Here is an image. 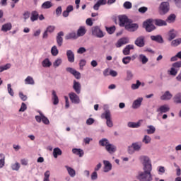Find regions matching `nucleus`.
<instances>
[{"mask_svg": "<svg viewBox=\"0 0 181 181\" xmlns=\"http://www.w3.org/2000/svg\"><path fill=\"white\" fill-rule=\"evenodd\" d=\"M144 172L139 171L136 176L137 180L140 181H152V169H144Z\"/></svg>", "mask_w": 181, "mask_h": 181, "instance_id": "1", "label": "nucleus"}, {"mask_svg": "<svg viewBox=\"0 0 181 181\" xmlns=\"http://www.w3.org/2000/svg\"><path fill=\"white\" fill-rule=\"evenodd\" d=\"M143 28L146 29V32H152L156 29V27L153 25V20L152 19H148L144 21L143 23Z\"/></svg>", "mask_w": 181, "mask_h": 181, "instance_id": "2", "label": "nucleus"}, {"mask_svg": "<svg viewBox=\"0 0 181 181\" xmlns=\"http://www.w3.org/2000/svg\"><path fill=\"white\" fill-rule=\"evenodd\" d=\"M119 25L120 28H126L127 25L129 23L131 20L128 18L126 15H121L118 16Z\"/></svg>", "mask_w": 181, "mask_h": 181, "instance_id": "3", "label": "nucleus"}, {"mask_svg": "<svg viewBox=\"0 0 181 181\" xmlns=\"http://www.w3.org/2000/svg\"><path fill=\"white\" fill-rule=\"evenodd\" d=\"M102 118H105L106 119V124L109 128H112L114 127V124L112 123V119H111V112L107 110L105 113L102 114Z\"/></svg>", "mask_w": 181, "mask_h": 181, "instance_id": "4", "label": "nucleus"}, {"mask_svg": "<svg viewBox=\"0 0 181 181\" xmlns=\"http://www.w3.org/2000/svg\"><path fill=\"white\" fill-rule=\"evenodd\" d=\"M91 32L93 36H95V37H99L100 39L104 37L105 36L104 32H103L101 28H100L98 26H93L91 28Z\"/></svg>", "mask_w": 181, "mask_h": 181, "instance_id": "5", "label": "nucleus"}, {"mask_svg": "<svg viewBox=\"0 0 181 181\" xmlns=\"http://www.w3.org/2000/svg\"><path fill=\"white\" fill-rule=\"evenodd\" d=\"M159 11L161 15H165L169 12V2H162L159 6Z\"/></svg>", "mask_w": 181, "mask_h": 181, "instance_id": "6", "label": "nucleus"}, {"mask_svg": "<svg viewBox=\"0 0 181 181\" xmlns=\"http://www.w3.org/2000/svg\"><path fill=\"white\" fill-rule=\"evenodd\" d=\"M141 160L143 161V169H152V164L148 156H141Z\"/></svg>", "mask_w": 181, "mask_h": 181, "instance_id": "7", "label": "nucleus"}, {"mask_svg": "<svg viewBox=\"0 0 181 181\" xmlns=\"http://www.w3.org/2000/svg\"><path fill=\"white\" fill-rule=\"evenodd\" d=\"M139 28V26L138 25V24L132 23V21L130 20V21L126 25V28H124V29L128 32H135L136 30H138Z\"/></svg>", "mask_w": 181, "mask_h": 181, "instance_id": "8", "label": "nucleus"}, {"mask_svg": "<svg viewBox=\"0 0 181 181\" xmlns=\"http://www.w3.org/2000/svg\"><path fill=\"white\" fill-rule=\"evenodd\" d=\"M134 44L138 47H144V46H145V37L144 36H139L134 41Z\"/></svg>", "mask_w": 181, "mask_h": 181, "instance_id": "9", "label": "nucleus"}, {"mask_svg": "<svg viewBox=\"0 0 181 181\" xmlns=\"http://www.w3.org/2000/svg\"><path fill=\"white\" fill-rule=\"evenodd\" d=\"M66 71H68V73H71V74H73V76H74L75 78H76L77 80H80V78H81V74L76 71L74 69L68 67L66 69Z\"/></svg>", "mask_w": 181, "mask_h": 181, "instance_id": "10", "label": "nucleus"}, {"mask_svg": "<svg viewBox=\"0 0 181 181\" xmlns=\"http://www.w3.org/2000/svg\"><path fill=\"white\" fill-rule=\"evenodd\" d=\"M69 98L71 103H74V104H78L80 103V98L78 95H77V94L74 93V92L69 93Z\"/></svg>", "mask_w": 181, "mask_h": 181, "instance_id": "11", "label": "nucleus"}, {"mask_svg": "<svg viewBox=\"0 0 181 181\" xmlns=\"http://www.w3.org/2000/svg\"><path fill=\"white\" fill-rule=\"evenodd\" d=\"M64 36V33L63 31H60L58 33L57 36V43L59 47H62L63 46V37Z\"/></svg>", "mask_w": 181, "mask_h": 181, "instance_id": "12", "label": "nucleus"}, {"mask_svg": "<svg viewBox=\"0 0 181 181\" xmlns=\"http://www.w3.org/2000/svg\"><path fill=\"white\" fill-rule=\"evenodd\" d=\"M129 40L128 38L122 37L117 41L115 46L116 47H121L122 46H124V45H127V43H129Z\"/></svg>", "mask_w": 181, "mask_h": 181, "instance_id": "13", "label": "nucleus"}, {"mask_svg": "<svg viewBox=\"0 0 181 181\" xmlns=\"http://www.w3.org/2000/svg\"><path fill=\"white\" fill-rule=\"evenodd\" d=\"M73 88L76 94H80L81 93V84L80 82H77L76 80H74Z\"/></svg>", "mask_w": 181, "mask_h": 181, "instance_id": "14", "label": "nucleus"}, {"mask_svg": "<svg viewBox=\"0 0 181 181\" xmlns=\"http://www.w3.org/2000/svg\"><path fill=\"white\" fill-rule=\"evenodd\" d=\"M172 97H173L172 93H170L169 90H167L163 95L160 96V100H162L163 101H168L170 100Z\"/></svg>", "mask_w": 181, "mask_h": 181, "instance_id": "15", "label": "nucleus"}, {"mask_svg": "<svg viewBox=\"0 0 181 181\" xmlns=\"http://www.w3.org/2000/svg\"><path fill=\"white\" fill-rule=\"evenodd\" d=\"M66 56H67L68 62H69V63H74V52H73V51L70 49L67 50Z\"/></svg>", "mask_w": 181, "mask_h": 181, "instance_id": "16", "label": "nucleus"}, {"mask_svg": "<svg viewBox=\"0 0 181 181\" xmlns=\"http://www.w3.org/2000/svg\"><path fill=\"white\" fill-rule=\"evenodd\" d=\"M105 149L109 153H114L117 151V147L110 143L106 146Z\"/></svg>", "mask_w": 181, "mask_h": 181, "instance_id": "17", "label": "nucleus"}, {"mask_svg": "<svg viewBox=\"0 0 181 181\" xmlns=\"http://www.w3.org/2000/svg\"><path fill=\"white\" fill-rule=\"evenodd\" d=\"M144 100V98H139L137 100H134L132 104V108L136 109L139 108L141 107V104H142V101Z\"/></svg>", "mask_w": 181, "mask_h": 181, "instance_id": "18", "label": "nucleus"}, {"mask_svg": "<svg viewBox=\"0 0 181 181\" xmlns=\"http://www.w3.org/2000/svg\"><path fill=\"white\" fill-rule=\"evenodd\" d=\"M153 21L156 26H166V25H168L166 21L162 19H155L153 20Z\"/></svg>", "mask_w": 181, "mask_h": 181, "instance_id": "19", "label": "nucleus"}, {"mask_svg": "<svg viewBox=\"0 0 181 181\" xmlns=\"http://www.w3.org/2000/svg\"><path fill=\"white\" fill-rule=\"evenodd\" d=\"M134 49V45H129L125 47V48L123 49V54L124 56H128L129 53H131V50Z\"/></svg>", "mask_w": 181, "mask_h": 181, "instance_id": "20", "label": "nucleus"}, {"mask_svg": "<svg viewBox=\"0 0 181 181\" xmlns=\"http://www.w3.org/2000/svg\"><path fill=\"white\" fill-rule=\"evenodd\" d=\"M170 110V108H169L168 105H164L157 109V112H160L161 114H163L165 112H169Z\"/></svg>", "mask_w": 181, "mask_h": 181, "instance_id": "21", "label": "nucleus"}, {"mask_svg": "<svg viewBox=\"0 0 181 181\" xmlns=\"http://www.w3.org/2000/svg\"><path fill=\"white\" fill-rule=\"evenodd\" d=\"M72 152L75 155H78L79 158H83V156H84V151L81 148H73Z\"/></svg>", "mask_w": 181, "mask_h": 181, "instance_id": "22", "label": "nucleus"}, {"mask_svg": "<svg viewBox=\"0 0 181 181\" xmlns=\"http://www.w3.org/2000/svg\"><path fill=\"white\" fill-rule=\"evenodd\" d=\"M151 40H153L154 42H157V43H163V38H162V36H160V35H151Z\"/></svg>", "mask_w": 181, "mask_h": 181, "instance_id": "23", "label": "nucleus"}, {"mask_svg": "<svg viewBox=\"0 0 181 181\" xmlns=\"http://www.w3.org/2000/svg\"><path fill=\"white\" fill-rule=\"evenodd\" d=\"M62 153H63V152L62 151V150L59 148H55L53 150V156L55 159H57L58 156H60L62 155Z\"/></svg>", "mask_w": 181, "mask_h": 181, "instance_id": "24", "label": "nucleus"}, {"mask_svg": "<svg viewBox=\"0 0 181 181\" xmlns=\"http://www.w3.org/2000/svg\"><path fill=\"white\" fill-rule=\"evenodd\" d=\"M103 163L105 165V170H104L105 172H110V170L112 169V165L110 163V161L104 160Z\"/></svg>", "mask_w": 181, "mask_h": 181, "instance_id": "25", "label": "nucleus"}, {"mask_svg": "<svg viewBox=\"0 0 181 181\" xmlns=\"http://www.w3.org/2000/svg\"><path fill=\"white\" fill-rule=\"evenodd\" d=\"M39 19V13L37 11H34L31 13L30 21L31 22H35V21H37Z\"/></svg>", "mask_w": 181, "mask_h": 181, "instance_id": "26", "label": "nucleus"}, {"mask_svg": "<svg viewBox=\"0 0 181 181\" xmlns=\"http://www.w3.org/2000/svg\"><path fill=\"white\" fill-rule=\"evenodd\" d=\"M87 33V30H86L85 27H80L77 31V36L80 37V36H84V34Z\"/></svg>", "mask_w": 181, "mask_h": 181, "instance_id": "27", "label": "nucleus"}, {"mask_svg": "<svg viewBox=\"0 0 181 181\" xmlns=\"http://www.w3.org/2000/svg\"><path fill=\"white\" fill-rule=\"evenodd\" d=\"M52 100L54 105H57L59 104V97H57V94H56V90L52 91Z\"/></svg>", "mask_w": 181, "mask_h": 181, "instance_id": "28", "label": "nucleus"}, {"mask_svg": "<svg viewBox=\"0 0 181 181\" xmlns=\"http://www.w3.org/2000/svg\"><path fill=\"white\" fill-rule=\"evenodd\" d=\"M66 169L67 170V172L69 175V176H71V177H74V176H76V170L73 168H71V167H69L67 165L65 166Z\"/></svg>", "mask_w": 181, "mask_h": 181, "instance_id": "29", "label": "nucleus"}, {"mask_svg": "<svg viewBox=\"0 0 181 181\" xmlns=\"http://www.w3.org/2000/svg\"><path fill=\"white\" fill-rule=\"evenodd\" d=\"M11 29H12V24L11 23L3 25L1 28L3 32H8V30H11Z\"/></svg>", "mask_w": 181, "mask_h": 181, "instance_id": "30", "label": "nucleus"}, {"mask_svg": "<svg viewBox=\"0 0 181 181\" xmlns=\"http://www.w3.org/2000/svg\"><path fill=\"white\" fill-rule=\"evenodd\" d=\"M78 37L77 34H76L74 32L70 33L65 36L66 40H69L70 39H77Z\"/></svg>", "mask_w": 181, "mask_h": 181, "instance_id": "31", "label": "nucleus"}, {"mask_svg": "<svg viewBox=\"0 0 181 181\" xmlns=\"http://www.w3.org/2000/svg\"><path fill=\"white\" fill-rule=\"evenodd\" d=\"M52 6H53V4H52L49 1H47L44 2L42 4V9H50V8H52Z\"/></svg>", "mask_w": 181, "mask_h": 181, "instance_id": "32", "label": "nucleus"}, {"mask_svg": "<svg viewBox=\"0 0 181 181\" xmlns=\"http://www.w3.org/2000/svg\"><path fill=\"white\" fill-rule=\"evenodd\" d=\"M109 144L110 141L107 139H102L101 140L99 141V145L100 146H105V148H107Z\"/></svg>", "mask_w": 181, "mask_h": 181, "instance_id": "33", "label": "nucleus"}, {"mask_svg": "<svg viewBox=\"0 0 181 181\" xmlns=\"http://www.w3.org/2000/svg\"><path fill=\"white\" fill-rule=\"evenodd\" d=\"M147 128H148V129H146L148 135H152V134H155V132L156 131L155 127L149 125L147 127Z\"/></svg>", "mask_w": 181, "mask_h": 181, "instance_id": "34", "label": "nucleus"}, {"mask_svg": "<svg viewBox=\"0 0 181 181\" xmlns=\"http://www.w3.org/2000/svg\"><path fill=\"white\" fill-rule=\"evenodd\" d=\"M5 166V155L0 153V169Z\"/></svg>", "mask_w": 181, "mask_h": 181, "instance_id": "35", "label": "nucleus"}, {"mask_svg": "<svg viewBox=\"0 0 181 181\" xmlns=\"http://www.w3.org/2000/svg\"><path fill=\"white\" fill-rule=\"evenodd\" d=\"M128 127L129 128H139V127H141V123L139 122H130L128 123Z\"/></svg>", "mask_w": 181, "mask_h": 181, "instance_id": "36", "label": "nucleus"}, {"mask_svg": "<svg viewBox=\"0 0 181 181\" xmlns=\"http://www.w3.org/2000/svg\"><path fill=\"white\" fill-rule=\"evenodd\" d=\"M173 100L174 103H175L176 104H181V93H179L175 95Z\"/></svg>", "mask_w": 181, "mask_h": 181, "instance_id": "37", "label": "nucleus"}, {"mask_svg": "<svg viewBox=\"0 0 181 181\" xmlns=\"http://www.w3.org/2000/svg\"><path fill=\"white\" fill-rule=\"evenodd\" d=\"M180 43H181V38H177L171 42V46H173V47H176L179 46Z\"/></svg>", "mask_w": 181, "mask_h": 181, "instance_id": "38", "label": "nucleus"}, {"mask_svg": "<svg viewBox=\"0 0 181 181\" xmlns=\"http://www.w3.org/2000/svg\"><path fill=\"white\" fill-rule=\"evenodd\" d=\"M25 84L33 85V84H35V80H33V78L32 76H28L25 79Z\"/></svg>", "mask_w": 181, "mask_h": 181, "instance_id": "39", "label": "nucleus"}, {"mask_svg": "<svg viewBox=\"0 0 181 181\" xmlns=\"http://www.w3.org/2000/svg\"><path fill=\"white\" fill-rule=\"evenodd\" d=\"M42 64L43 67H50V66H52V62L47 58L42 61Z\"/></svg>", "mask_w": 181, "mask_h": 181, "instance_id": "40", "label": "nucleus"}, {"mask_svg": "<svg viewBox=\"0 0 181 181\" xmlns=\"http://www.w3.org/2000/svg\"><path fill=\"white\" fill-rule=\"evenodd\" d=\"M132 147H133L134 151H139L142 147V144L139 143H133Z\"/></svg>", "mask_w": 181, "mask_h": 181, "instance_id": "41", "label": "nucleus"}, {"mask_svg": "<svg viewBox=\"0 0 181 181\" xmlns=\"http://www.w3.org/2000/svg\"><path fill=\"white\" fill-rule=\"evenodd\" d=\"M169 38H168V40H173V39H175V37H176V31L175 30H170L169 32Z\"/></svg>", "mask_w": 181, "mask_h": 181, "instance_id": "42", "label": "nucleus"}, {"mask_svg": "<svg viewBox=\"0 0 181 181\" xmlns=\"http://www.w3.org/2000/svg\"><path fill=\"white\" fill-rule=\"evenodd\" d=\"M51 53L52 56H57L59 54V49H57V47L54 45L51 49Z\"/></svg>", "mask_w": 181, "mask_h": 181, "instance_id": "43", "label": "nucleus"}, {"mask_svg": "<svg viewBox=\"0 0 181 181\" xmlns=\"http://www.w3.org/2000/svg\"><path fill=\"white\" fill-rule=\"evenodd\" d=\"M175 21H176V15L175 14H170L167 18V22H169L170 23L175 22Z\"/></svg>", "mask_w": 181, "mask_h": 181, "instance_id": "44", "label": "nucleus"}, {"mask_svg": "<svg viewBox=\"0 0 181 181\" xmlns=\"http://www.w3.org/2000/svg\"><path fill=\"white\" fill-rule=\"evenodd\" d=\"M139 59L142 63V64H146V62H148V58L146 57V56L144 55V54H140L139 55Z\"/></svg>", "mask_w": 181, "mask_h": 181, "instance_id": "45", "label": "nucleus"}, {"mask_svg": "<svg viewBox=\"0 0 181 181\" xmlns=\"http://www.w3.org/2000/svg\"><path fill=\"white\" fill-rule=\"evenodd\" d=\"M115 25L109 28L106 27V31L107 32V33H109V35H112V33L115 32Z\"/></svg>", "mask_w": 181, "mask_h": 181, "instance_id": "46", "label": "nucleus"}, {"mask_svg": "<svg viewBox=\"0 0 181 181\" xmlns=\"http://www.w3.org/2000/svg\"><path fill=\"white\" fill-rule=\"evenodd\" d=\"M141 81L137 80L136 83L132 84V90H138V88H139V87L141 86Z\"/></svg>", "mask_w": 181, "mask_h": 181, "instance_id": "47", "label": "nucleus"}, {"mask_svg": "<svg viewBox=\"0 0 181 181\" xmlns=\"http://www.w3.org/2000/svg\"><path fill=\"white\" fill-rule=\"evenodd\" d=\"M7 90H8V94H10V95H11V97H13L15 93H13V90H12V85L8 83L7 85Z\"/></svg>", "mask_w": 181, "mask_h": 181, "instance_id": "48", "label": "nucleus"}, {"mask_svg": "<svg viewBox=\"0 0 181 181\" xmlns=\"http://www.w3.org/2000/svg\"><path fill=\"white\" fill-rule=\"evenodd\" d=\"M151 141V136L148 135H145L142 140V142H144L146 144H150Z\"/></svg>", "mask_w": 181, "mask_h": 181, "instance_id": "49", "label": "nucleus"}, {"mask_svg": "<svg viewBox=\"0 0 181 181\" xmlns=\"http://www.w3.org/2000/svg\"><path fill=\"white\" fill-rule=\"evenodd\" d=\"M131 60H132V58H131V57H125L122 59V63L124 64H129V63L131 62Z\"/></svg>", "mask_w": 181, "mask_h": 181, "instance_id": "50", "label": "nucleus"}, {"mask_svg": "<svg viewBox=\"0 0 181 181\" xmlns=\"http://www.w3.org/2000/svg\"><path fill=\"white\" fill-rule=\"evenodd\" d=\"M123 6L125 9H131V8H132V3L126 1L124 3Z\"/></svg>", "mask_w": 181, "mask_h": 181, "instance_id": "51", "label": "nucleus"}, {"mask_svg": "<svg viewBox=\"0 0 181 181\" xmlns=\"http://www.w3.org/2000/svg\"><path fill=\"white\" fill-rule=\"evenodd\" d=\"M62 59L58 58L57 59L55 60V62L53 63L54 67H59L60 64H62Z\"/></svg>", "mask_w": 181, "mask_h": 181, "instance_id": "52", "label": "nucleus"}, {"mask_svg": "<svg viewBox=\"0 0 181 181\" xmlns=\"http://www.w3.org/2000/svg\"><path fill=\"white\" fill-rule=\"evenodd\" d=\"M42 122H43V124H45V125H49V124H50V121H49V119H47V117L44 115H42Z\"/></svg>", "mask_w": 181, "mask_h": 181, "instance_id": "53", "label": "nucleus"}, {"mask_svg": "<svg viewBox=\"0 0 181 181\" xmlns=\"http://www.w3.org/2000/svg\"><path fill=\"white\" fill-rule=\"evenodd\" d=\"M11 168L13 170H18L21 168V165L19 164V163H16L11 165Z\"/></svg>", "mask_w": 181, "mask_h": 181, "instance_id": "54", "label": "nucleus"}, {"mask_svg": "<svg viewBox=\"0 0 181 181\" xmlns=\"http://www.w3.org/2000/svg\"><path fill=\"white\" fill-rule=\"evenodd\" d=\"M19 97L21 100H22V101H26L28 100V96H26V95H24L22 92L19 93Z\"/></svg>", "mask_w": 181, "mask_h": 181, "instance_id": "55", "label": "nucleus"}, {"mask_svg": "<svg viewBox=\"0 0 181 181\" xmlns=\"http://www.w3.org/2000/svg\"><path fill=\"white\" fill-rule=\"evenodd\" d=\"M28 108V107L26 106V104H25V103H23L21 104V107L19 110L20 112H24V111H26V109Z\"/></svg>", "mask_w": 181, "mask_h": 181, "instance_id": "56", "label": "nucleus"}, {"mask_svg": "<svg viewBox=\"0 0 181 181\" xmlns=\"http://www.w3.org/2000/svg\"><path fill=\"white\" fill-rule=\"evenodd\" d=\"M173 67L174 69H180L181 67V61L175 62L174 64H173Z\"/></svg>", "mask_w": 181, "mask_h": 181, "instance_id": "57", "label": "nucleus"}, {"mask_svg": "<svg viewBox=\"0 0 181 181\" xmlns=\"http://www.w3.org/2000/svg\"><path fill=\"white\" fill-rule=\"evenodd\" d=\"M170 76H176V74H177V69L173 66L170 71Z\"/></svg>", "mask_w": 181, "mask_h": 181, "instance_id": "58", "label": "nucleus"}, {"mask_svg": "<svg viewBox=\"0 0 181 181\" xmlns=\"http://www.w3.org/2000/svg\"><path fill=\"white\" fill-rule=\"evenodd\" d=\"M147 11H148V8L146 6L140 7L139 8V12L140 13H145V12H147Z\"/></svg>", "mask_w": 181, "mask_h": 181, "instance_id": "59", "label": "nucleus"}, {"mask_svg": "<svg viewBox=\"0 0 181 181\" xmlns=\"http://www.w3.org/2000/svg\"><path fill=\"white\" fill-rule=\"evenodd\" d=\"M62 6H58L55 11L56 15L57 16H60V15H62Z\"/></svg>", "mask_w": 181, "mask_h": 181, "instance_id": "60", "label": "nucleus"}, {"mask_svg": "<svg viewBox=\"0 0 181 181\" xmlns=\"http://www.w3.org/2000/svg\"><path fill=\"white\" fill-rule=\"evenodd\" d=\"M86 62L85 59H81V60L80 61V62H79V66H80L81 70H83V67L84 66H86Z\"/></svg>", "mask_w": 181, "mask_h": 181, "instance_id": "61", "label": "nucleus"}, {"mask_svg": "<svg viewBox=\"0 0 181 181\" xmlns=\"http://www.w3.org/2000/svg\"><path fill=\"white\" fill-rule=\"evenodd\" d=\"M54 29H55V28H54V26H53V25H49V26H48L47 28V32H49V33H52V32H54Z\"/></svg>", "mask_w": 181, "mask_h": 181, "instance_id": "62", "label": "nucleus"}, {"mask_svg": "<svg viewBox=\"0 0 181 181\" xmlns=\"http://www.w3.org/2000/svg\"><path fill=\"white\" fill-rule=\"evenodd\" d=\"M86 52H87V50L86 49V48L84 47H80L77 53H78L79 54H83V53H86Z\"/></svg>", "mask_w": 181, "mask_h": 181, "instance_id": "63", "label": "nucleus"}, {"mask_svg": "<svg viewBox=\"0 0 181 181\" xmlns=\"http://www.w3.org/2000/svg\"><path fill=\"white\" fill-rule=\"evenodd\" d=\"M86 23V25H88V26H93V23L91 18H87Z\"/></svg>", "mask_w": 181, "mask_h": 181, "instance_id": "64", "label": "nucleus"}]
</instances>
